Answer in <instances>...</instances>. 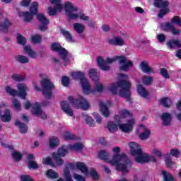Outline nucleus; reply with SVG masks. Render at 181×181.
<instances>
[{
    "mask_svg": "<svg viewBox=\"0 0 181 181\" xmlns=\"http://www.w3.org/2000/svg\"><path fill=\"white\" fill-rule=\"evenodd\" d=\"M160 102L163 107H170L172 105V100L169 98H163L160 100Z\"/></svg>",
    "mask_w": 181,
    "mask_h": 181,
    "instance_id": "79ce46f5",
    "label": "nucleus"
},
{
    "mask_svg": "<svg viewBox=\"0 0 181 181\" xmlns=\"http://www.w3.org/2000/svg\"><path fill=\"white\" fill-rule=\"evenodd\" d=\"M50 6L47 8V13L49 16H54L63 11L62 0H49Z\"/></svg>",
    "mask_w": 181,
    "mask_h": 181,
    "instance_id": "6e6552de",
    "label": "nucleus"
},
{
    "mask_svg": "<svg viewBox=\"0 0 181 181\" xmlns=\"http://www.w3.org/2000/svg\"><path fill=\"white\" fill-rule=\"evenodd\" d=\"M170 153L175 158H179L180 156V151L177 149H171Z\"/></svg>",
    "mask_w": 181,
    "mask_h": 181,
    "instance_id": "052dcab7",
    "label": "nucleus"
},
{
    "mask_svg": "<svg viewBox=\"0 0 181 181\" xmlns=\"http://www.w3.org/2000/svg\"><path fill=\"white\" fill-rule=\"evenodd\" d=\"M157 39L160 43H163L166 40V37L163 34L157 35Z\"/></svg>",
    "mask_w": 181,
    "mask_h": 181,
    "instance_id": "69168bd1",
    "label": "nucleus"
},
{
    "mask_svg": "<svg viewBox=\"0 0 181 181\" xmlns=\"http://www.w3.org/2000/svg\"><path fill=\"white\" fill-rule=\"evenodd\" d=\"M107 43L112 46H125V40L121 36H115L107 40Z\"/></svg>",
    "mask_w": 181,
    "mask_h": 181,
    "instance_id": "4be33fe9",
    "label": "nucleus"
},
{
    "mask_svg": "<svg viewBox=\"0 0 181 181\" xmlns=\"http://www.w3.org/2000/svg\"><path fill=\"white\" fill-rule=\"evenodd\" d=\"M169 5V2L168 1L163 0H154V6L156 8H162L160 13H158V18H163L166 13H168L169 8H168V6Z\"/></svg>",
    "mask_w": 181,
    "mask_h": 181,
    "instance_id": "ddd939ff",
    "label": "nucleus"
},
{
    "mask_svg": "<svg viewBox=\"0 0 181 181\" xmlns=\"http://www.w3.org/2000/svg\"><path fill=\"white\" fill-rule=\"evenodd\" d=\"M51 50H53L54 52H57L59 54V56L66 63H68L69 59H67V51L66 49L60 46V44L58 42H53L51 45Z\"/></svg>",
    "mask_w": 181,
    "mask_h": 181,
    "instance_id": "f8f14e48",
    "label": "nucleus"
},
{
    "mask_svg": "<svg viewBox=\"0 0 181 181\" xmlns=\"http://www.w3.org/2000/svg\"><path fill=\"white\" fill-rule=\"evenodd\" d=\"M4 91L6 93V94H8V95H11V97H15V95H18V90L16 89H13L11 86H6L4 88Z\"/></svg>",
    "mask_w": 181,
    "mask_h": 181,
    "instance_id": "f704fd0d",
    "label": "nucleus"
},
{
    "mask_svg": "<svg viewBox=\"0 0 181 181\" xmlns=\"http://www.w3.org/2000/svg\"><path fill=\"white\" fill-rule=\"evenodd\" d=\"M24 51L32 59H36L37 57V53L32 49L30 45L24 47Z\"/></svg>",
    "mask_w": 181,
    "mask_h": 181,
    "instance_id": "c756f323",
    "label": "nucleus"
},
{
    "mask_svg": "<svg viewBox=\"0 0 181 181\" xmlns=\"http://www.w3.org/2000/svg\"><path fill=\"white\" fill-rule=\"evenodd\" d=\"M61 33H62L63 36L66 37L68 42H73V37H71V35H70V33H69V31L62 29Z\"/></svg>",
    "mask_w": 181,
    "mask_h": 181,
    "instance_id": "8fccbe9b",
    "label": "nucleus"
},
{
    "mask_svg": "<svg viewBox=\"0 0 181 181\" xmlns=\"http://www.w3.org/2000/svg\"><path fill=\"white\" fill-rule=\"evenodd\" d=\"M130 148V152L132 156H134L136 162L138 163H148L149 162H156L155 157L150 156L146 153L142 152V147L136 142L128 144Z\"/></svg>",
    "mask_w": 181,
    "mask_h": 181,
    "instance_id": "7ed1b4c3",
    "label": "nucleus"
},
{
    "mask_svg": "<svg viewBox=\"0 0 181 181\" xmlns=\"http://www.w3.org/2000/svg\"><path fill=\"white\" fill-rule=\"evenodd\" d=\"M69 151H82L84 145L81 143H76L74 145H69Z\"/></svg>",
    "mask_w": 181,
    "mask_h": 181,
    "instance_id": "4c0bfd02",
    "label": "nucleus"
},
{
    "mask_svg": "<svg viewBox=\"0 0 181 181\" xmlns=\"http://www.w3.org/2000/svg\"><path fill=\"white\" fill-rule=\"evenodd\" d=\"M160 74L164 78L169 79L170 78V75L169 74V72H168V69L165 68H162L160 70Z\"/></svg>",
    "mask_w": 181,
    "mask_h": 181,
    "instance_id": "5fc2aeb1",
    "label": "nucleus"
},
{
    "mask_svg": "<svg viewBox=\"0 0 181 181\" xmlns=\"http://www.w3.org/2000/svg\"><path fill=\"white\" fill-rule=\"evenodd\" d=\"M74 178L75 179V180L76 181H86V178L84 177H83L80 174H74Z\"/></svg>",
    "mask_w": 181,
    "mask_h": 181,
    "instance_id": "e2e57ef3",
    "label": "nucleus"
},
{
    "mask_svg": "<svg viewBox=\"0 0 181 181\" xmlns=\"http://www.w3.org/2000/svg\"><path fill=\"white\" fill-rule=\"evenodd\" d=\"M62 136L65 141H73V139H76V135L69 132H65Z\"/></svg>",
    "mask_w": 181,
    "mask_h": 181,
    "instance_id": "37998d69",
    "label": "nucleus"
},
{
    "mask_svg": "<svg viewBox=\"0 0 181 181\" xmlns=\"http://www.w3.org/2000/svg\"><path fill=\"white\" fill-rule=\"evenodd\" d=\"M124 118H133L132 113L127 109H122L119 111V115L115 116V121L121 122V119Z\"/></svg>",
    "mask_w": 181,
    "mask_h": 181,
    "instance_id": "aec40b11",
    "label": "nucleus"
},
{
    "mask_svg": "<svg viewBox=\"0 0 181 181\" xmlns=\"http://www.w3.org/2000/svg\"><path fill=\"white\" fill-rule=\"evenodd\" d=\"M41 86L42 87V93L45 98H52V90L54 88V86H53V83L50 82V79H42V81H41Z\"/></svg>",
    "mask_w": 181,
    "mask_h": 181,
    "instance_id": "9b49d317",
    "label": "nucleus"
},
{
    "mask_svg": "<svg viewBox=\"0 0 181 181\" xmlns=\"http://www.w3.org/2000/svg\"><path fill=\"white\" fill-rule=\"evenodd\" d=\"M136 90L138 94L140 95L141 97H143V98H146V97H148V91L142 85H138L136 86Z\"/></svg>",
    "mask_w": 181,
    "mask_h": 181,
    "instance_id": "7c9ffc66",
    "label": "nucleus"
},
{
    "mask_svg": "<svg viewBox=\"0 0 181 181\" xmlns=\"http://www.w3.org/2000/svg\"><path fill=\"white\" fill-rule=\"evenodd\" d=\"M12 104L16 111H21L22 106L21 105V103H19V100H18V99L13 98L12 99Z\"/></svg>",
    "mask_w": 181,
    "mask_h": 181,
    "instance_id": "a18cd8bd",
    "label": "nucleus"
},
{
    "mask_svg": "<svg viewBox=\"0 0 181 181\" xmlns=\"http://www.w3.org/2000/svg\"><path fill=\"white\" fill-rule=\"evenodd\" d=\"M136 134L139 135V138H140L141 141H145L149 138V136L151 135V130L146 128L145 125L140 124L136 130Z\"/></svg>",
    "mask_w": 181,
    "mask_h": 181,
    "instance_id": "2eb2a0df",
    "label": "nucleus"
},
{
    "mask_svg": "<svg viewBox=\"0 0 181 181\" xmlns=\"http://www.w3.org/2000/svg\"><path fill=\"white\" fill-rule=\"evenodd\" d=\"M69 103L74 107L75 108H81V110H84L87 111L90 108V103L86 100V98L79 96L78 98H74L72 96L69 97Z\"/></svg>",
    "mask_w": 181,
    "mask_h": 181,
    "instance_id": "0eeeda50",
    "label": "nucleus"
},
{
    "mask_svg": "<svg viewBox=\"0 0 181 181\" xmlns=\"http://www.w3.org/2000/svg\"><path fill=\"white\" fill-rule=\"evenodd\" d=\"M112 104L110 100L106 102L100 101L99 103L100 111L103 117L106 118L110 117V109H108V107H111Z\"/></svg>",
    "mask_w": 181,
    "mask_h": 181,
    "instance_id": "f3484780",
    "label": "nucleus"
},
{
    "mask_svg": "<svg viewBox=\"0 0 181 181\" xmlns=\"http://www.w3.org/2000/svg\"><path fill=\"white\" fill-rule=\"evenodd\" d=\"M69 151H70L69 146H63L58 149L57 153H52V158L54 160H55L57 165L61 166V165L64 163V161H63V159H62L60 157L66 156L69 153Z\"/></svg>",
    "mask_w": 181,
    "mask_h": 181,
    "instance_id": "1a4fd4ad",
    "label": "nucleus"
},
{
    "mask_svg": "<svg viewBox=\"0 0 181 181\" xmlns=\"http://www.w3.org/2000/svg\"><path fill=\"white\" fill-rule=\"evenodd\" d=\"M83 118L86 121L87 125H88L89 127H95V122H94L93 117H91L88 115L83 114Z\"/></svg>",
    "mask_w": 181,
    "mask_h": 181,
    "instance_id": "473e14b6",
    "label": "nucleus"
},
{
    "mask_svg": "<svg viewBox=\"0 0 181 181\" xmlns=\"http://www.w3.org/2000/svg\"><path fill=\"white\" fill-rule=\"evenodd\" d=\"M17 90L18 91V96H20L22 100H26V97L28 96V93L26 91H29V88L25 83H19L16 86Z\"/></svg>",
    "mask_w": 181,
    "mask_h": 181,
    "instance_id": "a211bd4d",
    "label": "nucleus"
},
{
    "mask_svg": "<svg viewBox=\"0 0 181 181\" xmlns=\"http://www.w3.org/2000/svg\"><path fill=\"white\" fill-rule=\"evenodd\" d=\"M167 45L170 49H173L175 47H181V44H180V42H179V40L168 41L167 42Z\"/></svg>",
    "mask_w": 181,
    "mask_h": 181,
    "instance_id": "58836bf2",
    "label": "nucleus"
},
{
    "mask_svg": "<svg viewBox=\"0 0 181 181\" xmlns=\"http://www.w3.org/2000/svg\"><path fill=\"white\" fill-rule=\"evenodd\" d=\"M28 168L29 169H37L39 166L35 161H28Z\"/></svg>",
    "mask_w": 181,
    "mask_h": 181,
    "instance_id": "680f3d73",
    "label": "nucleus"
},
{
    "mask_svg": "<svg viewBox=\"0 0 181 181\" xmlns=\"http://www.w3.org/2000/svg\"><path fill=\"white\" fill-rule=\"evenodd\" d=\"M173 25L170 23H166L163 25V30H173Z\"/></svg>",
    "mask_w": 181,
    "mask_h": 181,
    "instance_id": "13d9d810",
    "label": "nucleus"
},
{
    "mask_svg": "<svg viewBox=\"0 0 181 181\" xmlns=\"http://www.w3.org/2000/svg\"><path fill=\"white\" fill-rule=\"evenodd\" d=\"M6 107H8V105H6V103H1L0 104V117L3 122H9L12 119L11 110H9L8 109H5L1 115V111H2L4 108H6Z\"/></svg>",
    "mask_w": 181,
    "mask_h": 181,
    "instance_id": "4468645a",
    "label": "nucleus"
},
{
    "mask_svg": "<svg viewBox=\"0 0 181 181\" xmlns=\"http://www.w3.org/2000/svg\"><path fill=\"white\" fill-rule=\"evenodd\" d=\"M134 125L135 119L131 118L127 120V123L119 124V129H121L122 132H124L125 134H129V132H132Z\"/></svg>",
    "mask_w": 181,
    "mask_h": 181,
    "instance_id": "dca6fc26",
    "label": "nucleus"
},
{
    "mask_svg": "<svg viewBox=\"0 0 181 181\" xmlns=\"http://www.w3.org/2000/svg\"><path fill=\"white\" fill-rule=\"evenodd\" d=\"M64 8L65 13L69 19H72L73 21L81 19V21H84L85 22H88L90 21V17L85 16L83 13L78 9V6H76L70 1L65 2Z\"/></svg>",
    "mask_w": 181,
    "mask_h": 181,
    "instance_id": "20e7f679",
    "label": "nucleus"
},
{
    "mask_svg": "<svg viewBox=\"0 0 181 181\" xmlns=\"http://www.w3.org/2000/svg\"><path fill=\"white\" fill-rule=\"evenodd\" d=\"M172 23H175V25H177L178 26H181V19L179 16H175L171 20Z\"/></svg>",
    "mask_w": 181,
    "mask_h": 181,
    "instance_id": "bf43d9fd",
    "label": "nucleus"
},
{
    "mask_svg": "<svg viewBox=\"0 0 181 181\" xmlns=\"http://www.w3.org/2000/svg\"><path fill=\"white\" fill-rule=\"evenodd\" d=\"M118 126L115 122H109L107 123V128L108 131H110L112 134H114V132H117L118 131Z\"/></svg>",
    "mask_w": 181,
    "mask_h": 181,
    "instance_id": "72a5a7b5",
    "label": "nucleus"
},
{
    "mask_svg": "<svg viewBox=\"0 0 181 181\" xmlns=\"http://www.w3.org/2000/svg\"><path fill=\"white\" fill-rule=\"evenodd\" d=\"M9 26H11V22L7 18H4L2 16H0V33L8 30Z\"/></svg>",
    "mask_w": 181,
    "mask_h": 181,
    "instance_id": "b1692460",
    "label": "nucleus"
},
{
    "mask_svg": "<svg viewBox=\"0 0 181 181\" xmlns=\"http://www.w3.org/2000/svg\"><path fill=\"white\" fill-rule=\"evenodd\" d=\"M38 8L39 4H37V2H33L30 8V13L21 11L18 15L19 16L24 18V21L25 22H30V21L33 19V15H36L37 13Z\"/></svg>",
    "mask_w": 181,
    "mask_h": 181,
    "instance_id": "9d476101",
    "label": "nucleus"
},
{
    "mask_svg": "<svg viewBox=\"0 0 181 181\" xmlns=\"http://www.w3.org/2000/svg\"><path fill=\"white\" fill-rule=\"evenodd\" d=\"M42 163H44V165H52V158L47 157L45 158H43Z\"/></svg>",
    "mask_w": 181,
    "mask_h": 181,
    "instance_id": "774afa93",
    "label": "nucleus"
},
{
    "mask_svg": "<svg viewBox=\"0 0 181 181\" xmlns=\"http://www.w3.org/2000/svg\"><path fill=\"white\" fill-rule=\"evenodd\" d=\"M11 78L14 80V81H25L26 80V78L23 75L14 74L12 75Z\"/></svg>",
    "mask_w": 181,
    "mask_h": 181,
    "instance_id": "49530a36",
    "label": "nucleus"
},
{
    "mask_svg": "<svg viewBox=\"0 0 181 181\" xmlns=\"http://www.w3.org/2000/svg\"><path fill=\"white\" fill-rule=\"evenodd\" d=\"M37 18L38 19L39 22L42 23V25L39 27L40 30H41V32L47 30V25L49 23V19L46 18L45 15L42 13L37 14Z\"/></svg>",
    "mask_w": 181,
    "mask_h": 181,
    "instance_id": "412c9836",
    "label": "nucleus"
},
{
    "mask_svg": "<svg viewBox=\"0 0 181 181\" xmlns=\"http://www.w3.org/2000/svg\"><path fill=\"white\" fill-rule=\"evenodd\" d=\"M162 175L164 177L165 181H173L175 180V178H173V176H172V174L166 172V171H162Z\"/></svg>",
    "mask_w": 181,
    "mask_h": 181,
    "instance_id": "09e8293b",
    "label": "nucleus"
},
{
    "mask_svg": "<svg viewBox=\"0 0 181 181\" xmlns=\"http://www.w3.org/2000/svg\"><path fill=\"white\" fill-rule=\"evenodd\" d=\"M89 76L92 80H98L100 76H98V72H97V69H91L88 71Z\"/></svg>",
    "mask_w": 181,
    "mask_h": 181,
    "instance_id": "ea45409f",
    "label": "nucleus"
},
{
    "mask_svg": "<svg viewBox=\"0 0 181 181\" xmlns=\"http://www.w3.org/2000/svg\"><path fill=\"white\" fill-rule=\"evenodd\" d=\"M21 181H35V180L32 179L30 175H21Z\"/></svg>",
    "mask_w": 181,
    "mask_h": 181,
    "instance_id": "338daca9",
    "label": "nucleus"
},
{
    "mask_svg": "<svg viewBox=\"0 0 181 181\" xmlns=\"http://www.w3.org/2000/svg\"><path fill=\"white\" fill-rule=\"evenodd\" d=\"M15 59L17 62H19V63H29V58L23 55H18L15 57Z\"/></svg>",
    "mask_w": 181,
    "mask_h": 181,
    "instance_id": "c03bdc74",
    "label": "nucleus"
},
{
    "mask_svg": "<svg viewBox=\"0 0 181 181\" xmlns=\"http://www.w3.org/2000/svg\"><path fill=\"white\" fill-rule=\"evenodd\" d=\"M76 168L78 170H81L85 176H88V168L86 166V164L81 162L76 163Z\"/></svg>",
    "mask_w": 181,
    "mask_h": 181,
    "instance_id": "c85d7f7f",
    "label": "nucleus"
},
{
    "mask_svg": "<svg viewBox=\"0 0 181 181\" xmlns=\"http://www.w3.org/2000/svg\"><path fill=\"white\" fill-rule=\"evenodd\" d=\"M31 112L33 115H35V117H41L42 119H46V118H47L46 114L43 113L42 111V109L40 108V104L39 103H36L33 105V109Z\"/></svg>",
    "mask_w": 181,
    "mask_h": 181,
    "instance_id": "6ab92c4d",
    "label": "nucleus"
},
{
    "mask_svg": "<svg viewBox=\"0 0 181 181\" xmlns=\"http://www.w3.org/2000/svg\"><path fill=\"white\" fill-rule=\"evenodd\" d=\"M47 176L50 179H57V177H59V174L53 170H48L47 172Z\"/></svg>",
    "mask_w": 181,
    "mask_h": 181,
    "instance_id": "de8ad7c7",
    "label": "nucleus"
},
{
    "mask_svg": "<svg viewBox=\"0 0 181 181\" xmlns=\"http://www.w3.org/2000/svg\"><path fill=\"white\" fill-rule=\"evenodd\" d=\"M70 83V80L69 79V78L67 76H64L62 79V83L63 84V86H64V87H67V86H69Z\"/></svg>",
    "mask_w": 181,
    "mask_h": 181,
    "instance_id": "0e129e2a",
    "label": "nucleus"
},
{
    "mask_svg": "<svg viewBox=\"0 0 181 181\" xmlns=\"http://www.w3.org/2000/svg\"><path fill=\"white\" fill-rule=\"evenodd\" d=\"M16 127H18V128L20 129V132L21 134H26V132H28V126H26V124H23L20 121H16Z\"/></svg>",
    "mask_w": 181,
    "mask_h": 181,
    "instance_id": "c9c22d12",
    "label": "nucleus"
},
{
    "mask_svg": "<svg viewBox=\"0 0 181 181\" xmlns=\"http://www.w3.org/2000/svg\"><path fill=\"white\" fill-rule=\"evenodd\" d=\"M152 155H154L155 156H157L158 158H160L162 156V151H160V149L158 148H153L152 149L151 152Z\"/></svg>",
    "mask_w": 181,
    "mask_h": 181,
    "instance_id": "4d7b16f0",
    "label": "nucleus"
},
{
    "mask_svg": "<svg viewBox=\"0 0 181 181\" xmlns=\"http://www.w3.org/2000/svg\"><path fill=\"white\" fill-rule=\"evenodd\" d=\"M161 119L163 125H170V122H172V115L169 113H163Z\"/></svg>",
    "mask_w": 181,
    "mask_h": 181,
    "instance_id": "bb28decb",
    "label": "nucleus"
},
{
    "mask_svg": "<svg viewBox=\"0 0 181 181\" xmlns=\"http://www.w3.org/2000/svg\"><path fill=\"white\" fill-rule=\"evenodd\" d=\"M117 61L119 63V69L123 71H128L129 69H132V67H134V63L132 61L128 60V59L123 55L115 56L112 58L106 59V63H108L109 64H112V63Z\"/></svg>",
    "mask_w": 181,
    "mask_h": 181,
    "instance_id": "39448f33",
    "label": "nucleus"
},
{
    "mask_svg": "<svg viewBox=\"0 0 181 181\" xmlns=\"http://www.w3.org/2000/svg\"><path fill=\"white\" fill-rule=\"evenodd\" d=\"M98 156L100 159H103L106 163H109L110 166H115L117 170H119L125 175L129 172L131 166H132V162L130 161L127 155L122 154H115L112 160H110V154L102 150L99 152Z\"/></svg>",
    "mask_w": 181,
    "mask_h": 181,
    "instance_id": "f257e3e1",
    "label": "nucleus"
},
{
    "mask_svg": "<svg viewBox=\"0 0 181 181\" xmlns=\"http://www.w3.org/2000/svg\"><path fill=\"white\" fill-rule=\"evenodd\" d=\"M11 156L16 160V162L21 160L22 159V153L18 152V151H13L11 153Z\"/></svg>",
    "mask_w": 181,
    "mask_h": 181,
    "instance_id": "864d4df0",
    "label": "nucleus"
},
{
    "mask_svg": "<svg viewBox=\"0 0 181 181\" xmlns=\"http://www.w3.org/2000/svg\"><path fill=\"white\" fill-rule=\"evenodd\" d=\"M97 63L103 71H110V67L109 66L108 64H107L106 61H104V58L103 57H98L97 58Z\"/></svg>",
    "mask_w": 181,
    "mask_h": 181,
    "instance_id": "393cba45",
    "label": "nucleus"
},
{
    "mask_svg": "<svg viewBox=\"0 0 181 181\" xmlns=\"http://www.w3.org/2000/svg\"><path fill=\"white\" fill-rule=\"evenodd\" d=\"M153 82V78L149 76H144L142 78V83L144 86H151Z\"/></svg>",
    "mask_w": 181,
    "mask_h": 181,
    "instance_id": "a19ab883",
    "label": "nucleus"
},
{
    "mask_svg": "<svg viewBox=\"0 0 181 181\" xmlns=\"http://www.w3.org/2000/svg\"><path fill=\"white\" fill-rule=\"evenodd\" d=\"M74 80L81 79V86L82 87L83 93L86 95H88L93 93V90H91V86L90 85V82L84 77V73L77 71L73 72L71 74Z\"/></svg>",
    "mask_w": 181,
    "mask_h": 181,
    "instance_id": "423d86ee",
    "label": "nucleus"
},
{
    "mask_svg": "<svg viewBox=\"0 0 181 181\" xmlns=\"http://www.w3.org/2000/svg\"><path fill=\"white\" fill-rule=\"evenodd\" d=\"M17 42L19 43V45H22L23 46L24 45H26V38L25 37L22 36L21 34L17 35Z\"/></svg>",
    "mask_w": 181,
    "mask_h": 181,
    "instance_id": "6e6d98bb",
    "label": "nucleus"
},
{
    "mask_svg": "<svg viewBox=\"0 0 181 181\" xmlns=\"http://www.w3.org/2000/svg\"><path fill=\"white\" fill-rule=\"evenodd\" d=\"M90 176L92 179H93V180H98V179H100V175H98V173L94 168H91L90 170Z\"/></svg>",
    "mask_w": 181,
    "mask_h": 181,
    "instance_id": "3c124183",
    "label": "nucleus"
},
{
    "mask_svg": "<svg viewBox=\"0 0 181 181\" xmlns=\"http://www.w3.org/2000/svg\"><path fill=\"white\" fill-rule=\"evenodd\" d=\"M31 42L32 43H34L35 45L37 43H40L42 42V35H34L31 37Z\"/></svg>",
    "mask_w": 181,
    "mask_h": 181,
    "instance_id": "603ef678",
    "label": "nucleus"
},
{
    "mask_svg": "<svg viewBox=\"0 0 181 181\" xmlns=\"http://www.w3.org/2000/svg\"><path fill=\"white\" fill-rule=\"evenodd\" d=\"M59 144H60V140L57 136H51L49 139V148L53 149L57 146H59Z\"/></svg>",
    "mask_w": 181,
    "mask_h": 181,
    "instance_id": "cd10ccee",
    "label": "nucleus"
},
{
    "mask_svg": "<svg viewBox=\"0 0 181 181\" xmlns=\"http://www.w3.org/2000/svg\"><path fill=\"white\" fill-rule=\"evenodd\" d=\"M140 69L143 71V73H146V74H150V73H153V69L149 66L148 62L144 61L140 64Z\"/></svg>",
    "mask_w": 181,
    "mask_h": 181,
    "instance_id": "a878e982",
    "label": "nucleus"
},
{
    "mask_svg": "<svg viewBox=\"0 0 181 181\" xmlns=\"http://www.w3.org/2000/svg\"><path fill=\"white\" fill-rule=\"evenodd\" d=\"M73 28L75 32H76V33H78L79 35H81V33H83V32H84L86 29V27L84 26V25L79 23H74L73 25Z\"/></svg>",
    "mask_w": 181,
    "mask_h": 181,
    "instance_id": "2f4dec72",
    "label": "nucleus"
},
{
    "mask_svg": "<svg viewBox=\"0 0 181 181\" xmlns=\"http://www.w3.org/2000/svg\"><path fill=\"white\" fill-rule=\"evenodd\" d=\"M118 78L119 79L117 83H111L108 88L109 91L112 94L116 95L119 94L121 97L127 98V100L131 97V87L132 84L129 81H128V75L120 74L118 75Z\"/></svg>",
    "mask_w": 181,
    "mask_h": 181,
    "instance_id": "f03ea898",
    "label": "nucleus"
},
{
    "mask_svg": "<svg viewBox=\"0 0 181 181\" xmlns=\"http://www.w3.org/2000/svg\"><path fill=\"white\" fill-rule=\"evenodd\" d=\"M90 89L93 92H92L89 94H94V93H95V91H97L98 93H103V91H104V86H103V83H101L100 82H96L95 89H93L91 88H90Z\"/></svg>",
    "mask_w": 181,
    "mask_h": 181,
    "instance_id": "e433bc0d",
    "label": "nucleus"
},
{
    "mask_svg": "<svg viewBox=\"0 0 181 181\" xmlns=\"http://www.w3.org/2000/svg\"><path fill=\"white\" fill-rule=\"evenodd\" d=\"M61 108L66 115H69V117H73V115H74V112L70 107L69 102L65 100L61 102Z\"/></svg>",
    "mask_w": 181,
    "mask_h": 181,
    "instance_id": "5701e85b",
    "label": "nucleus"
}]
</instances>
